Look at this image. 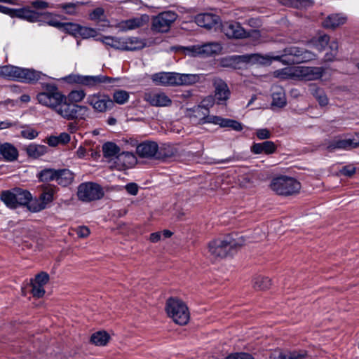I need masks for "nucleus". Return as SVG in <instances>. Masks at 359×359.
<instances>
[{"mask_svg": "<svg viewBox=\"0 0 359 359\" xmlns=\"http://www.w3.org/2000/svg\"><path fill=\"white\" fill-rule=\"evenodd\" d=\"M41 87L43 91L36 95L41 104L53 109L67 120L85 119L88 116V107L68 102L67 97L59 91L55 84L42 83Z\"/></svg>", "mask_w": 359, "mask_h": 359, "instance_id": "nucleus-1", "label": "nucleus"}, {"mask_svg": "<svg viewBox=\"0 0 359 359\" xmlns=\"http://www.w3.org/2000/svg\"><path fill=\"white\" fill-rule=\"evenodd\" d=\"M316 54L302 47L289 46L283 49L281 55H273L266 54L262 55L259 53L245 54L239 55L240 61L245 63L268 65L273 60L279 61L283 65H297L308 62L316 59Z\"/></svg>", "mask_w": 359, "mask_h": 359, "instance_id": "nucleus-2", "label": "nucleus"}, {"mask_svg": "<svg viewBox=\"0 0 359 359\" xmlns=\"http://www.w3.org/2000/svg\"><path fill=\"white\" fill-rule=\"evenodd\" d=\"M245 240L243 236L233 237L228 235L224 238H219L208 243V253L211 259L217 260L231 255L236 249L244 245Z\"/></svg>", "mask_w": 359, "mask_h": 359, "instance_id": "nucleus-3", "label": "nucleus"}, {"mask_svg": "<svg viewBox=\"0 0 359 359\" xmlns=\"http://www.w3.org/2000/svg\"><path fill=\"white\" fill-rule=\"evenodd\" d=\"M0 76L8 80L34 83L46 77L41 72L33 69L21 68L13 65L0 66Z\"/></svg>", "mask_w": 359, "mask_h": 359, "instance_id": "nucleus-4", "label": "nucleus"}, {"mask_svg": "<svg viewBox=\"0 0 359 359\" xmlns=\"http://www.w3.org/2000/svg\"><path fill=\"white\" fill-rule=\"evenodd\" d=\"M167 315L176 324L184 325L190 318L189 309L186 304L177 297H170L167 299L165 307Z\"/></svg>", "mask_w": 359, "mask_h": 359, "instance_id": "nucleus-5", "label": "nucleus"}, {"mask_svg": "<svg viewBox=\"0 0 359 359\" xmlns=\"http://www.w3.org/2000/svg\"><path fill=\"white\" fill-rule=\"evenodd\" d=\"M1 200L10 209L27 205L32 198V194L26 189L15 187L3 191L0 195Z\"/></svg>", "mask_w": 359, "mask_h": 359, "instance_id": "nucleus-6", "label": "nucleus"}, {"mask_svg": "<svg viewBox=\"0 0 359 359\" xmlns=\"http://www.w3.org/2000/svg\"><path fill=\"white\" fill-rule=\"evenodd\" d=\"M69 84H79L88 88H97L102 84H112L118 79L99 74L96 76H83L69 74L62 79Z\"/></svg>", "mask_w": 359, "mask_h": 359, "instance_id": "nucleus-7", "label": "nucleus"}, {"mask_svg": "<svg viewBox=\"0 0 359 359\" xmlns=\"http://www.w3.org/2000/svg\"><path fill=\"white\" fill-rule=\"evenodd\" d=\"M270 188L278 195L287 196L298 193L301 184L294 177L280 175L271 180Z\"/></svg>", "mask_w": 359, "mask_h": 359, "instance_id": "nucleus-8", "label": "nucleus"}, {"mask_svg": "<svg viewBox=\"0 0 359 359\" xmlns=\"http://www.w3.org/2000/svg\"><path fill=\"white\" fill-rule=\"evenodd\" d=\"M102 187L95 182H83L77 188V197L83 202H91L104 196Z\"/></svg>", "mask_w": 359, "mask_h": 359, "instance_id": "nucleus-9", "label": "nucleus"}, {"mask_svg": "<svg viewBox=\"0 0 359 359\" xmlns=\"http://www.w3.org/2000/svg\"><path fill=\"white\" fill-rule=\"evenodd\" d=\"M177 18V13L173 11L160 13L152 18L151 30L159 33L168 32Z\"/></svg>", "mask_w": 359, "mask_h": 359, "instance_id": "nucleus-10", "label": "nucleus"}, {"mask_svg": "<svg viewBox=\"0 0 359 359\" xmlns=\"http://www.w3.org/2000/svg\"><path fill=\"white\" fill-rule=\"evenodd\" d=\"M86 103L97 111L103 113L110 110L114 107V102L108 95L104 93H94L88 95Z\"/></svg>", "mask_w": 359, "mask_h": 359, "instance_id": "nucleus-11", "label": "nucleus"}, {"mask_svg": "<svg viewBox=\"0 0 359 359\" xmlns=\"http://www.w3.org/2000/svg\"><path fill=\"white\" fill-rule=\"evenodd\" d=\"M136 152L141 158L161 159L163 156L158 151V145L153 141H144L137 146Z\"/></svg>", "mask_w": 359, "mask_h": 359, "instance_id": "nucleus-12", "label": "nucleus"}, {"mask_svg": "<svg viewBox=\"0 0 359 359\" xmlns=\"http://www.w3.org/2000/svg\"><path fill=\"white\" fill-rule=\"evenodd\" d=\"M215 88V97L217 104H226L231 95L230 89L227 83L220 78H215L212 81Z\"/></svg>", "mask_w": 359, "mask_h": 359, "instance_id": "nucleus-13", "label": "nucleus"}, {"mask_svg": "<svg viewBox=\"0 0 359 359\" xmlns=\"http://www.w3.org/2000/svg\"><path fill=\"white\" fill-rule=\"evenodd\" d=\"M324 69L320 67L297 66V79L304 81L320 79L324 74Z\"/></svg>", "mask_w": 359, "mask_h": 359, "instance_id": "nucleus-14", "label": "nucleus"}, {"mask_svg": "<svg viewBox=\"0 0 359 359\" xmlns=\"http://www.w3.org/2000/svg\"><path fill=\"white\" fill-rule=\"evenodd\" d=\"M224 34L230 39H245L250 36L240 23L236 22H226L222 25Z\"/></svg>", "mask_w": 359, "mask_h": 359, "instance_id": "nucleus-15", "label": "nucleus"}, {"mask_svg": "<svg viewBox=\"0 0 359 359\" xmlns=\"http://www.w3.org/2000/svg\"><path fill=\"white\" fill-rule=\"evenodd\" d=\"M144 100L151 106L158 107H164L170 106L171 99L162 92H149L144 95Z\"/></svg>", "mask_w": 359, "mask_h": 359, "instance_id": "nucleus-16", "label": "nucleus"}, {"mask_svg": "<svg viewBox=\"0 0 359 359\" xmlns=\"http://www.w3.org/2000/svg\"><path fill=\"white\" fill-rule=\"evenodd\" d=\"M192 55H205L210 56L219 53L222 50V46L218 43H208L203 45L193 46L188 48Z\"/></svg>", "mask_w": 359, "mask_h": 359, "instance_id": "nucleus-17", "label": "nucleus"}, {"mask_svg": "<svg viewBox=\"0 0 359 359\" xmlns=\"http://www.w3.org/2000/svg\"><path fill=\"white\" fill-rule=\"evenodd\" d=\"M149 20V17L147 14L140 16L122 20L118 25V27L122 32L135 29L146 25Z\"/></svg>", "mask_w": 359, "mask_h": 359, "instance_id": "nucleus-18", "label": "nucleus"}, {"mask_svg": "<svg viewBox=\"0 0 359 359\" xmlns=\"http://www.w3.org/2000/svg\"><path fill=\"white\" fill-rule=\"evenodd\" d=\"M357 147H359V133H356L351 138L334 140L328 146V149L330 150H349Z\"/></svg>", "mask_w": 359, "mask_h": 359, "instance_id": "nucleus-19", "label": "nucleus"}, {"mask_svg": "<svg viewBox=\"0 0 359 359\" xmlns=\"http://www.w3.org/2000/svg\"><path fill=\"white\" fill-rule=\"evenodd\" d=\"M195 22L198 26L210 29L220 22V18L212 13H200L195 17Z\"/></svg>", "mask_w": 359, "mask_h": 359, "instance_id": "nucleus-20", "label": "nucleus"}, {"mask_svg": "<svg viewBox=\"0 0 359 359\" xmlns=\"http://www.w3.org/2000/svg\"><path fill=\"white\" fill-rule=\"evenodd\" d=\"M153 81L163 86H179L178 73L160 72L153 76Z\"/></svg>", "mask_w": 359, "mask_h": 359, "instance_id": "nucleus-21", "label": "nucleus"}, {"mask_svg": "<svg viewBox=\"0 0 359 359\" xmlns=\"http://www.w3.org/2000/svg\"><path fill=\"white\" fill-rule=\"evenodd\" d=\"M277 146L272 141H264L261 143H254L251 146V151L255 154H264L266 155L272 154L276 152Z\"/></svg>", "mask_w": 359, "mask_h": 359, "instance_id": "nucleus-22", "label": "nucleus"}, {"mask_svg": "<svg viewBox=\"0 0 359 359\" xmlns=\"http://www.w3.org/2000/svg\"><path fill=\"white\" fill-rule=\"evenodd\" d=\"M115 163L121 168H130L137 163V158L133 152L123 151L117 155Z\"/></svg>", "mask_w": 359, "mask_h": 359, "instance_id": "nucleus-23", "label": "nucleus"}, {"mask_svg": "<svg viewBox=\"0 0 359 359\" xmlns=\"http://www.w3.org/2000/svg\"><path fill=\"white\" fill-rule=\"evenodd\" d=\"M13 18H18L30 22H34L40 20L41 14L27 8H15Z\"/></svg>", "mask_w": 359, "mask_h": 359, "instance_id": "nucleus-24", "label": "nucleus"}, {"mask_svg": "<svg viewBox=\"0 0 359 359\" xmlns=\"http://www.w3.org/2000/svg\"><path fill=\"white\" fill-rule=\"evenodd\" d=\"M189 116L191 118H195V121L198 124H203L201 121L206 120L208 114H209V109L202 105L194 106L193 108L189 109Z\"/></svg>", "mask_w": 359, "mask_h": 359, "instance_id": "nucleus-25", "label": "nucleus"}, {"mask_svg": "<svg viewBox=\"0 0 359 359\" xmlns=\"http://www.w3.org/2000/svg\"><path fill=\"white\" fill-rule=\"evenodd\" d=\"M57 172L55 182L59 185L65 187L72 183L74 179V175L69 169H57Z\"/></svg>", "mask_w": 359, "mask_h": 359, "instance_id": "nucleus-26", "label": "nucleus"}, {"mask_svg": "<svg viewBox=\"0 0 359 359\" xmlns=\"http://www.w3.org/2000/svg\"><path fill=\"white\" fill-rule=\"evenodd\" d=\"M346 17L342 14H332L328 15L323 22V26L327 29H335L346 22Z\"/></svg>", "mask_w": 359, "mask_h": 359, "instance_id": "nucleus-27", "label": "nucleus"}, {"mask_svg": "<svg viewBox=\"0 0 359 359\" xmlns=\"http://www.w3.org/2000/svg\"><path fill=\"white\" fill-rule=\"evenodd\" d=\"M27 155L32 158H38L48 152V147L46 145L31 143L25 149Z\"/></svg>", "mask_w": 359, "mask_h": 359, "instance_id": "nucleus-28", "label": "nucleus"}, {"mask_svg": "<svg viewBox=\"0 0 359 359\" xmlns=\"http://www.w3.org/2000/svg\"><path fill=\"white\" fill-rule=\"evenodd\" d=\"M0 154L6 161L9 162L15 161L18 156L17 149L10 143L0 145Z\"/></svg>", "mask_w": 359, "mask_h": 359, "instance_id": "nucleus-29", "label": "nucleus"}, {"mask_svg": "<svg viewBox=\"0 0 359 359\" xmlns=\"http://www.w3.org/2000/svg\"><path fill=\"white\" fill-rule=\"evenodd\" d=\"M57 189V188L56 187L50 184L43 187L42 192L39 198L46 208L48 204L53 201L54 195L55 194Z\"/></svg>", "mask_w": 359, "mask_h": 359, "instance_id": "nucleus-30", "label": "nucleus"}, {"mask_svg": "<svg viewBox=\"0 0 359 359\" xmlns=\"http://www.w3.org/2000/svg\"><path fill=\"white\" fill-rule=\"evenodd\" d=\"M96 41H101L106 46H109L114 49L125 50L124 38L104 36L96 39Z\"/></svg>", "mask_w": 359, "mask_h": 359, "instance_id": "nucleus-31", "label": "nucleus"}, {"mask_svg": "<svg viewBox=\"0 0 359 359\" xmlns=\"http://www.w3.org/2000/svg\"><path fill=\"white\" fill-rule=\"evenodd\" d=\"M310 93L316 99L320 107L327 106L329 103V100L324 90L316 84H311L309 86Z\"/></svg>", "mask_w": 359, "mask_h": 359, "instance_id": "nucleus-32", "label": "nucleus"}, {"mask_svg": "<svg viewBox=\"0 0 359 359\" xmlns=\"http://www.w3.org/2000/svg\"><path fill=\"white\" fill-rule=\"evenodd\" d=\"M285 93L283 88L276 86L272 90V104L278 107L286 105Z\"/></svg>", "mask_w": 359, "mask_h": 359, "instance_id": "nucleus-33", "label": "nucleus"}, {"mask_svg": "<svg viewBox=\"0 0 359 359\" xmlns=\"http://www.w3.org/2000/svg\"><path fill=\"white\" fill-rule=\"evenodd\" d=\"M125 50H136L144 48L147 43L144 40L137 37L124 38Z\"/></svg>", "mask_w": 359, "mask_h": 359, "instance_id": "nucleus-34", "label": "nucleus"}, {"mask_svg": "<svg viewBox=\"0 0 359 359\" xmlns=\"http://www.w3.org/2000/svg\"><path fill=\"white\" fill-rule=\"evenodd\" d=\"M273 76L280 79H297V66L277 69L273 72Z\"/></svg>", "mask_w": 359, "mask_h": 359, "instance_id": "nucleus-35", "label": "nucleus"}, {"mask_svg": "<svg viewBox=\"0 0 359 359\" xmlns=\"http://www.w3.org/2000/svg\"><path fill=\"white\" fill-rule=\"evenodd\" d=\"M57 169L44 168L36 174L39 182H48L55 181Z\"/></svg>", "mask_w": 359, "mask_h": 359, "instance_id": "nucleus-36", "label": "nucleus"}, {"mask_svg": "<svg viewBox=\"0 0 359 359\" xmlns=\"http://www.w3.org/2000/svg\"><path fill=\"white\" fill-rule=\"evenodd\" d=\"M102 152L107 158H116L120 153V148L115 143L107 142L102 145Z\"/></svg>", "mask_w": 359, "mask_h": 359, "instance_id": "nucleus-37", "label": "nucleus"}, {"mask_svg": "<svg viewBox=\"0 0 359 359\" xmlns=\"http://www.w3.org/2000/svg\"><path fill=\"white\" fill-rule=\"evenodd\" d=\"M110 339V336L105 331H98L90 337V342L96 346H105Z\"/></svg>", "mask_w": 359, "mask_h": 359, "instance_id": "nucleus-38", "label": "nucleus"}, {"mask_svg": "<svg viewBox=\"0 0 359 359\" xmlns=\"http://www.w3.org/2000/svg\"><path fill=\"white\" fill-rule=\"evenodd\" d=\"M201 76V74H197L178 73L179 86L194 84L200 81Z\"/></svg>", "mask_w": 359, "mask_h": 359, "instance_id": "nucleus-39", "label": "nucleus"}, {"mask_svg": "<svg viewBox=\"0 0 359 359\" xmlns=\"http://www.w3.org/2000/svg\"><path fill=\"white\" fill-rule=\"evenodd\" d=\"M280 3L284 6L297 8H306L312 6L313 4L312 0H280Z\"/></svg>", "mask_w": 359, "mask_h": 359, "instance_id": "nucleus-40", "label": "nucleus"}, {"mask_svg": "<svg viewBox=\"0 0 359 359\" xmlns=\"http://www.w3.org/2000/svg\"><path fill=\"white\" fill-rule=\"evenodd\" d=\"M330 41V36L327 34H323L318 38L312 39L309 43L319 51L325 49Z\"/></svg>", "mask_w": 359, "mask_h": 359, "instance_id": "nucleus-41", "label": "nucleus"}, {"mask_svg": "<svg viewBox=\"0 0 359 359\" xmlns=\"http://www.w3.org/2000/svg\"><path fill=\"white\" fill-rule=\"evenodd\" d=\"M271 285V280L267 277L257 276L253 280V287L256 290H266Z\"/></svg>", "mask_w": 359, "mask_h": 359, "instance_id": "nucleus-42", "label": "nucleus"}, {"mask_svg": "<svg viewBox=\"0 0 359 359\" xmlns=\"http://www.w3.org/2000/svg\"><path fill=\"white\" fill-rule=\"evenodd\" d=\"M130 97L129 93L124 90H118L113 93V102L118 104H124Z\"/></svg>", "mask_w": 359, "mask_h": 359, "instance_id": "nucleus-43", "label": "nucleus"}, {"mask_svg": "<svg viewBox=\"0 0 359 359\" xmlns=\"http://www.w3.org/2000/svg\"><path fill=\"white\" fill-rule=\"evenodd\" d=\"M89 19L93 21L98 22H108L104 13V10L102 7H97L89 13Z\"/></svg>", "mask_w": 359, "mask_h": 359, "instance_id": "nucleus-44", "label": "nucleus"}, {"mask_svg": "<svg viewBox=\"0 0 359 359\" xmlns=\"http://www.w3.org/2000/svg\"><path fill=\"white\" fill-rule=\"evenodd\" d=\"M20 135L27 140H34L39 135V132L29 126H22Z\"/></svg>", "mask_w": 359, "mask_h": 359, "instance_id": "nucleus-45", "label": "nucleus"}, {"mask_svg": "<svg viewBox=\"0 0 359 359\" xmlns=\"http://www.w3.org/2000/svg\"><path fill=\"white\" fill-rule=\"evenodd\" d=\"M86 95V92L83 90H72L68 94L67 99L68 98V100L72 102L76 103L82 101L85 98Z\"/></svg>", "mask_w": 359, "mask_h": 359, "instance_id": "nucleus-46", "label": "nucleus"}, {"mask_svg": "<svg viewBox=\"0 0 359 359\" xmlns=\"http://www.w3.org/2000/svg\"><path fill=\"white\" fill-rule=\"evenodd\" d=\"M27 209L32 212H38L46 209L44 205L42 204L39 198H32L31 201L25 205Z\"/></svg>", "mask_w": 359, "mask_h": 359, "instance_id": "nucleus-47", "label": "nucleus"}, {"mask_svg": "<svg viewBox=\"0 0 359 359\" xmlns=\"http://www.w3.org/2000/svg\"><path fill=\"white\" fill-rule=\"evenodd\" d=\"M80 25L76 23L64 22L62 30L74 36L79 34Z\"/></svg>", "mask_w": 359, "mask_h": 359, "instance_id": "nucleus-48", "label": "nucleus"}, {"mask_svg": "<svg viewBox=\"0 0 359 359\" xmlns=\"http://www.w3.org/2000/svg\"><path fill=\"white\" fill-rule=\"evenodd\" d=\"M81 4L82 3H80L79 1L76 3H65L61 5V8L65 13L69 15H75L76 13L78 6Z\"/></svg>", "mask_w": 359, "mask_h": 359, "instance_id": "nucleus-49", "label": "nucleus"}, {"mask_svg": "<svg viewBox=\"0 0 359 359\" xmlns=\"http://www.w3.org/2000/svg\"><path fill=\"white\" fill-rule=\"evenodd\" d=\"M96 35L97 31L95 29L82 27L80 25L78 36H81L83 39H88L90 37H95Z\"/></svg>", "mask_w": 359, "mask_h": 359, "instance_id": "nucleus-50", "label": "nucleus"}, {"mask_svg": "<svg viewBox=\"0 0 359 359\" xmlns=\"http://www.w3.org/2000/svg\"><path fill=\"white\" fill-rule=\"evenodd\" d=\"M225 118H222L221 116H214V115H209L208 114V116L206 118V120L201 121L202 123H213L215 125H219L221 127L224 128Z\"/></svg>", "mask_w": 359, "mask_h": 359, "instance_id": "nucleus-51", "label": "nucleus"}, {"mask_svg": "<svg viewBox=\"0 0 359 359\" xmlns=\"http://www.w3.org/2000/svg\"><path fill=\"white\" fill-rule=\"evenodd\" d=\"M224 128H231L236 131L243 130V126L240 122L230 118H225Z\"/></svg>", "mask_w": 359, "mask_h": 359, "instance_id": "nucleus-52", "label": "nucleus"}, {"mask_svg": "<svg viewBox=\"0 0 359 359\" xmlns=\"http://www.w3.org/2000/svg\"><path fill=\"white\" fill-rule=\"evenodd\" d=\"M44 286L32 282V294L34 297H42L45 294Z\"/></svg>", "mask_w": 359, "mask_h": 359, "instance_id": "nucleus-53", "label": "nucleus"}, {"mask_svg": "<svg viewBox=\"0 0 359 359\" xmlns=\"http://www.w3.org/2000/svg\"><path fill=\"white\" fill-rule=\"evenodd\" d=\"M49 280V275L46 272H41L38 273L36 276L34 280L32 282H34L36 284L41 285L44 286Z\"/></svg>", "mask_w": 359, "mask_h": 359, "instance_id": "nucleus-54", "label": "nucleus"}, {"mask_svg": "<svg viewBox=\"0 0 359 359\" xmlns=\"http://www.w3.org/2000/svg\"><path fill=\"white\" fill-rule=\"evenodd\" d=\"M330 48L331 49V53H326L325 56V60L326 61H332L337 53L338 50V43L336 41H332Z\"/></svg>", "mask_w": 359, "mask_h": 359, "instance_id": "nucleus-55", "label": "nucleus"}, {"mask_svg": "<svg viewBox=\"0 0 359 359\" xmlns=\"http://www.w3.org/2000/svg\"><path fill=\"white\" fill-rule=\"evenodd\" d=\"M355 167L353 165H348L344 166L341 170L340 172L341 175L346 177H351L355 173Z\"/></svg>", "mask_w": 359, "mask_h": 359, "instance_id": "nucleus-56", "label": "nucleus"}, {"mask_svg": "<svg viewBox=\"0 0 359 359\" xmlns=\"http://www.w3.org/2000/svg\"><path fill=\"white\" fill-rule=\"evenodd\" d=\"M308 354L306 351H292L288 355V359H305Z\"/></svg>", "mask_w": 359, "mask_h": 359, "instance_id": "nucleus-57", "label": "nucleus"}, {"mask_svg": "<svg viewBox=\"0 0 359 359\" xmlns=\"http://www.w3.org/2000/svg\"><path fill=\"white\" fill-rule=\"evenodd\" d=\"M225 359H254V358L249 353H236L228 355Z\"/></svg>", "mask_w": 359, "mask_h": 359, "instance_id": "nucleus-58", "label": "nucleus"}, {"mask_svg": "<svg viewBox=\"0 0 359 359\" xmlns=\"http://www.w3.org/2000/svg\"><path fill=\"white\" fill-rule=\"evenodd\" d=\"M125 189L126 191L132 196H136L138 193V186L134 182L127 184L125 186Z\"/></svg>", "mask_w": 359, "mask_h": 359, "instance_id": "nucleus-59", "label": "nucleus"}, {"mask_svg": "<svg viewBox=\"0 0 359 359\" xmlns=\"http://www.w3.org/2000/svg\"><path fill=\"white\" fill-rule=\"evenodd\" d=\"M256 135L259 140H266L270 138L271 133L266 128H262L257 130Z\"/></svg>", "mask_w": 359, "mask_h": 359, "instance_id": "nucleus-60", "label": "nucleus"}, {"mask_svg": "<svg viewBox=\"0 0 359 359\" xmlns=\"http://www.w3.org/2000/svg\"><path fill=\"white\" fill-rule=\"evenodd\" d=\"M76 234L80 238H86L90 234V230L87 226H81L76 229Z\"/></svg>", "mask_w": 359, "mask_h": 359, "instance_id": "nucleus-61", "label": "nucleus"}, {"mask_svg": "<svg viewBox=\"0 0 359 359\" xmlns=\"http://www.w3.org/2000/svg\"><path fill=\"white\" fill-rule=\"evenodd\" d=\"M32 6L36 9H45L48 7V3L43 0H36L32 2Z\"/></svg>", "mask_w": 359, "mask_h": 359, "instance_id": "nucleus-62", "label": "nucleus"}, {"mask_svg": "<svg viewBox=\"0 0 359 359\" xmlns=\"http://www.w3.org/2000/svg\"><path fill=\"white\" fill-rule=\"evenodd\" d=\"M15 8H11L5 6L0 5V13L8 15L13 18Z\"/></svg>", "mask_w": 359, "mask_h": 359, "instance_id": "nucleus-63", "label": "nucleus"}, {"mask_svg": "<svg viewBox=\"0 0 359 359\" xmlns=\"http://www.w3.org/2000/svg\"><path fill=\"white\" fill-rule=\"evenodd\" d=\"M48 25H50V26H53L54 27H56L60 30H62V26H63V24L64 22H60L59 20H57V19L55 18H53V19H50L49 20L48 22H47Z\"/></svg>", "mask_w": 359, "mask_h": 359, "instance_id": "nucleus-64", "label": "nucleus"}]
</instances>
